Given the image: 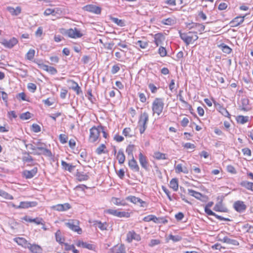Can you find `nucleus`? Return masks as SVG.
<instances>
[{
  "label": "nucleus",
  "instance_id": "a211bd4d",
  "mask_svg": "<svg viewBox=\"0 0 253 253\" xmlns=\"http://www.w3.org/2000/svg\"><path fill=\"white\" fill-rule=\"evenodd\" d=\"M139 161L141 167L147 170L148 168V162L146 157L144 156L142 153L139 154Z\"/></svg>",
  "mask_w": 253,
  "mask_h": 253
},
{
  "label": "nucleus",
  "instance_id": "2eb2a0df",
  "mask_svg": "<svg viewBox=\"0 0 253 253\" xmlns=\"http://www.w3.org/2000/svg\"><path fill=\"white\" fill-rule=\"evenodd\" d=\"M179 33L180 38L185 42L186 45H189L191 42V32L186 34L182 33L181 31H179Z\"/></svg>",
  "mask_w": 253,
  "mask_h": 253
},
{
  "label": "nucleus",
  "instance_id": "cd10ccee",
  "mask_svg": "<svg viewBox=\"0 0 253 253\" xmlns=\"http://www.w3.org/2000/svg\"><path fill=\"white\" fill-rule=\"evenodd\" d=\"M190 29H196L199 32L202 33L205 29V26L200 23H192L191 26L189 27Z\"/></svg>",
  "mask_w": 253,
  "mask_h": 253
},
{
  "label": "nucleus",
  "instance_id": "ea45409f",
  "mask_svg": "<svg viewBox=\"0 0 253 253\" xmlns=\"http://www.w3.org/2000/svg\"><path fill=\"white\" fill-rule=\"evenodd\" d=\"M236 120L238 123L244 124L248 121L249 117L247 116H238Z\"/></svg>",
  "mask_w": 253,
  "mask_h": 253
},
{
  "label": "nucleus",
  "instance_id": "f257e3e1",
  "mask_svg": "<svg viewBox=\"0 0 253 253\" xmlns=\"http://www.w3.org/2000/svg\"><path fill=\"white\" fill-rule=\"evenodd\" d=\"M164 107V102L163 99L161 98H156L152 103V111L154 115L156 114L159 116L163 112Z\"/></svg>",
  "mask_w": 253,
  "mask_h": 253
},
{
  "label": "nucleus",
  "instance_id": "13d9d810",
  "mask_svg": "<svg viewBox=\"0 0 253 253\" xmlns=\"http://www.w3.org/2000/svg\"><path fill=\"white\" fill-rule=\"evenodd\" d=\"M27 87L29 90H30L32 92H34L37 89L36 85L33 83H29L28 84Z\"/></svg>",
  "mask_w": 253,
  "mask_h": 253
},
{
  "label": "nucleus",
  "instance_id": "680f3d73",
  "mask_svg": "<svg viewBox=\"0 0 253 253\" xmlns=\"http://www.w3.org/2000/svg\"><path fill=\"white\" fill-rule=\"evenodd\" d=\"M130 131L131 129L129 127H126L123 130V133L126 136L131 137L132 135L129 134Z\"/></svg>",
  "mask_w": 253,
  "mask_h": 253
},
{
  "label": "nucleus",
  "instance_id": "58836bf2",
  "mask_svg": "<svg viewBox=\"0 0 253 253\" xmlns=\"http://www.w3.org/2000/svg\"><path fill=\"white\" fill-rule=\"evenodd\" d=\"M241 185L249 190L253 191V183L247 181H242Z\"/></svg>",
  "mask_w": 253,
  "mask_h": 253
},
{
  "label": "nucleus",
  "instance_id": "f704fd0d",
  "mask_svg": "<svg viewBox=\"0 0 253 253\" xmlns=\"http://www.w3.org/2000/svg\"><path fill=\"white\" fill-rule=\"evenodd\" d=\"M169 186L170 188L173 189L174 191H176L178 190V180L176 178L172 179L169 183Z\"/></svg>",
  "mask_w": 253,
  "mask_h": 253
},
{
  "label": "nucleus",
  "instance_id": "20e7f679",
  "mask_svg": "<svg viewBox=\"0 0 253 253\" xmlns=\"http://www.w3.org/2000/svg\"><path fill=\"white\" fill-rule=\"evenodd\" d=\"M65 225L72 230L77 232L79 234L82 232L81 228L79 226L78 221L70 220L69 222H66Z\"/></svg>",
  "mask_w": 253,
  "mask_h": 253
},
{
  "label": "nucleus",
  "instance_id": "de8ad7c7",
  "mask_svg": "<svg viewBox=\"0 0 253 253\" xmlns=\"http://www.w3.org/2000/svg\"><path fill=\"white\" fill-rule=\"evenodd\" d=\"M154 222L156 223H166L168 222V220H167L164 217H157L156 216H155V220Z\"/></svg>",
  "mask_w": 253,
  "mask_h": 253
},
{
  "label": "nucleus",
  "instance_id": "dca6fc26",
  "mask_svg": "<svg viewBox=\"0 0 253 253\" xmlns=\"http://www.w3.org/2000/svg\"><path fill=\"white\" fill-rule=\"evenodd\" d=\"M234 208L238 212H242L246 209V206L243 201H238L234 203Z\"/></svg>",
  "mask_w": 253,
  "mask_h": 253
},
{
  "label": "nucleus",
  "instance_id": "1a4fd4ad",
  "mask_svg": "<svg viewBox=\"0 0 253 253\" xmlns=\"http://www.w3.org/2000/svg\"><path fill=\"white\" fill-rule=\"evenodd\" d=\"M126 199L134 204L139 203L140 204V207L143 208H145L147 206V204L145 201H143L141 199L133 196H128L126 198Z\"/></svg>",
  "mask_w": 253,
  "mask_h": 253
},
{
  "label": "nucleus",
  "instance_id": "5701e85b",
  "mask_svg": "<svg viewBox=\"0 0 253 253\" xmlns=\"http://www.w3.org/2000/svg\"><path fill=\"white\" fill-rule=\"evenodd\" d=\"M245 16H237L230 22L232 24V27H236L239 26L240 24L242 23L244 21Z\"/></svg>",
  "mask_w": 253,
  "mask_h": 253
},
{
  "label": "nucleus",
  "instance_id": "9b49d317",
  "mask_svg": "<svg viewBox=\"0 0 253 253\" xmlns=\"http://www.w3.org/2000/svg\"><path fill=\"white\" fill-rule=\"evenodd\" d=\"M17 43L18 40L15 38H12L9 40L4 39L1 42L2 45H3L5 47L9 48H12Z\"/></svg>",
  "mask_w": 253,
  "mask_h": 253
},
{
  "label": "nucleus",
  "instance_id": "49530a36",
  "mask_svg": "<svg viewBox=\"0 0 253 253\" xmlns=\"http://www.w3.org/2000/svg\"><path fill=\"white\" fill-rule=\"evenodd\" d=\"M154 157L158 160H164L166 159V154L160 152H155Z\"/></svg>",
  "mask_w": 253,
  "mask_h": 253
},
{
  "label": "nucleus",
  "instance_id": "338daca9",
  "mask_svg": "<svg viewBox=\"0 0 253 253\" xmlns=\"http://www.w3.org/2000/svg\"><path fill=\"white\" fill-rule=\"evenodd\" d=\"M227 7V4L225 2H221L220 3L218 7V8L220 10H225Z\"/></svg>",
  "mask_w": 253,
  "mask_h": 253
},
{
  "label": "nucleus",
  "instance_id": "3c124183",
  "mask_svg": "<svg viewBox=\"0 0 253 253\" xmlns=\"http://www.w3.org/2000/svg\"><path fill=\"white\" fill-rule=\"evenodd\" d=\"M31 117V114L29 112L22 113L20 115V118L22 120H28Z\"/></svg>",
  "mask_w": 253,
  "mask_h": 253
},
{
  "label": "nucleus",
  "instance_id": "4468645a",
  "mask_svg": "<svg viewBox=\"0 0 253 253\" xmlns=\"http://www.w3.org/2000/svg\"><path fill=\"white\" fill-rule=\"evenodd\" d=\"M108 253H126V249L124 245H118L111 248Z\"/></svg>",
  "mask_w": 253,
  "mask_h": 253
},
{
  "label": "nucleus",
  "instance_id": "b1692460",
  "mask_svg": "<svg viewBox=\"0 0 253 253\" xmlns=\"http://www.w3.org/2000/svg\"><path fill=\"white\" fill-rule=\"evenodd\" d=\"M6 9L13 16H17L21 12V8L20 6H17L16 8L8 6Z\"/></svg>",
  "mask_w": 253,
  "mask_h": 253
},
{
  "label": "nucleus",
  "instance_id": "2f4dec72",
  "mask_svg": "<svg viewBox=\"0 0 253 253\" xmlns=\"http://www.w3.org/2000/svg\"><path fill=\"white\" fill-rule=\"evenodd\" d=\"M94 225L99 228L101 230H106L108 227V224L106 222L102 223L101 221H95Z\"/></svg>",
  "mask_w": 253,
  "mask_h": 253
},
{
  "label": "nucleus",
  "instance_id": "c9c22d12",
  "mask_svg": "<svg viewBox=\"0 0 253 253\" xmlns=\"http://www.w3.org/2000/svg\"><path fill=\"white\" fill-rule=\"evenodd\" d=\"M72 83V89L76 92L77 94H80L82 92L81 87L79 86L78 84L74 81H70Z\"/></svg>",
  "mask_w": 253,
  "mask_h": 253
},
{
  "label": "nucleus",
  "instance_id": "0e129e2a",
  "mask_svg": "<svg viewBox=\"0 0 253 253\" xmlns=\"http://www.w3.org/2000/svg\"><path fill=\"white\" fill-rule=\"evenodd\" d=\"M43 219L42 218L37 217L36 218L33 219V222L37 224H42L43 225Z\"/></svg>",
  "mask_w": 253,
  "mask_h": 253
},
{
  "label": "nucleus",
  "instance_id": "0eeeda50",
  "mask_svg": "<svg viewBox=\"0 0 253 253\" xmlns=\"http://www.w3.org/2000/svg\"><path fill=\"white\" fill-rule=\"evenodd\" d=\"M83 9L85 11L92 12L96 14H99L101 12V8L93 4H88L84 6Z\"/></svg>",
  "mask_w": 253,
  "mask_h": 253
},
{
  "label": "nucleus",
  "instance_id": "ddd939ff",
  "mask_svg": "<svg viewBox=\"0 0 253 253\" xmlns=\"http://www.w3.org/2000/svg\"><path fill=\"white\" fill-rule=\"evenodd\" d=\"M38 172V169L34 168L30 170H25L23 171V175L26 179H30L34 177Z\"/></svg>",
  "mask_w": 253,
  "mask_h": 253
},
{
  "label": "nucleus",
  "instance_id": "a19ab883",
  "mask_svg": "<svg viewBox=\"0 0 253 253\" xmlns=\"http://www.w3.org/2000/svg\"><path fill=\"white\" fill-rule=\"evenodd\" d=\"M35 50L33 49H30L26 55L27 59L32 60L35 56Z\"/></svg>",
  "mask_w": 253,
  "mask_h": 253
},
{
  "label": "nucleus",
  "instance_id": "aec40b11",
  "mask_svg": "<svg viewBox=\"0 0 253 253\" xmlns=\"http://www.w3.org/2000/svg\"><path fill=\"white\" fill-rule=\"evenodd\" d=\"M214 104L217 110H218L219 112L222 114V115L224 116L225 117H229L230 115L225 108L221 106L219 103L216 102H214Z\"/></svg>",
  "mask_w": 253,
  "mask_h": 253
},
{
  "label": "nucleus",
  "instance_id": "09e8293b",
  "mask_svg": "<svg viewBox=\"0 0 253 253\" xmlns=\"http://www.w3.org/2000/svg\"><path fill=\"white\" fill-rule=\"evenodd\" d=\"M134 146L133 145H129L126 149V153L128 156H131V158L133 156L132 152Z\"/></svg>",
  "mask_w": 253,
  "mask_h": 253
},
{
  "label": "nucleus",
  "instance_id": "8fccbe9b",
  "mask_svg": "<svg viewBox=\"0 0 253 253\" xmlns=\"http://www.w3.org/2000/svg\"><path fill=\"white\" fill-rule=\"evenodd\" d=\"M105 148V145L103 144H102L96 149V153L98 155H100L102 153H105L104 149Z\"/></svg>",
  "mask_w": 253,
  "mask_h": 253
},
{
  "label": "nucleus",
  "instance_id": "bf43d9fd",
  "mask_svg": "<svg viewBox=\"0 0 253 253\" xmlns=\"http://www.w3.org/2000/svg\"><path fill=\"white\" fill-rule=\"evenodd\" d=\"M155 216V215H149L147 216L144 217L143 218V220L145 222H149L151 221H153V222H154Z\"/></svg>",
  "mask_w": 253,
  "mask_h": 253
},
{
  "label": "nucleus",
  "instance_id": "72a5a7b5",
  "mask_svg": "<svg viewBox=\"0 0 253 253\" xmlns=\"http://www.w3.org/2000/svg\"><path fill=\"white\" fill-rule=\"evenodd\" d=\"M111 20L120 27H124L126 25L125 21L122 19H119L117 18L111 17Z\"/></svg>",
  "mask_w": 253,
  "mask_h": 253
},
{
  "label": "nucleus",
  "instance_id": "c03bdc74",
  "mask_svg": "<svg viewBox=\"0 0 253 253\" xmlns=\"http://www.w3.org/2000/svg\"><path fill=\"white\" fill-rule=\"evenodd\" d=\"M163 24L167 25H172L175 23V20L172 18H169L167 19H163L162 21Z\"/></svg>",
  "mask_w": 253,
  "mask_h": 253
},
{
  "label": "nucleus",
  "instance_id": "4be33fe9",
  "mask_svg": "<svg viewBox=\"0 0 253 253\" xmlns=\"http://www.w3.org/2000/svg\"><path fill=\"white\" fill-rule=\"evenodd\" d=\"M37 149L42 151V152L39 153L35 152L34 153L35 155H41V154H43L47 156H51V153L50 150L48 149L44 148V147L42 146V145H39L37 146Z\"/></svg>",
  "mask_w": 253,
  "mask_h": 253
},
{
  "label": "nucleus",
  "instance_id": "e2e57ef3",
  "mask_svg": "<svg viewBox=\"0 0 253 253\" xmlns=\"http://www.w3.org/2000/svg\"><path fill=\"white\" fill-rule=\"evenodd\" d=\"M32 130L35 132H38L41 131V127L38 125L34 124L32 125Z\"/></svg>",
  "mask_w": 253,
  "mask_h": 253
},
{
  "label": "nucleus",
  "instance_id": "393cba45",
  "mask_svg": "<svg viewBox=\"0 0 253 253\" xmlns=\"http://www.w3.org/2000/svg\"><path fill=\"white\" fill-rule=\"evenodd\" d=\"M27 248L29 249L33 253H42V252L41 247L40 246L35 244L32 245L29 243Z\"/></svg>",
  "mask_w": 253,
  "mask_h": 253
},
{
  "label": "nucleus",
  "instance_id": "052dcab7",
  "mask_svg": "<svg viewBox=\"0 0 253 253\" xmlns=\"http://www.w3.org/2000/svg\"><path fill=\"white\" fill-rule=\"evenodd\" d=\"M77 176H78V179L80 181L86 180L88 178V176L86 174L79 173Z\"/></svg>",
  "mask_w": 253,
  "mask_h": 253
},
{
  "label": "nucleus",
  "instance_id": "7ed1b4c3",
  "mask_svg": "<svg viewBox=\"0 0 253 253\" xmlns=\"http://www.w3.org/2000/svg\"><path fill=\"white\" fill-rule=\"evenodd\" d=\"M89 131V141L93 143L98 139L100 135L99 126L97 127L93 126L90 129Z\"/></svg>",
  "mask_w": 253,
  "mask_h": 253
},
{
  "label": "nucleus",
  "instance_id": "774afa93",
  "mask_svg": "<svg viewBox=\"0 0 253 253\" xmlns=\"http://www.w3.org/2000/svg\"><path fill=\"white\" fill-rule=\"evenodd\" d=\"M242 151L244 155H247L249 156H251V151L250 149L245 148H243Z\"/></svg>",
  "mask_w": 253,
  "mask_h": 253
},
{
  "label": "nucleus",
  "instance_id": "7c9ffc66",
  "mask_svg": "<svg viewBox=\"0 0 253 253\" xmlns=\"http://www.w3.org/2000/svg\"><path fill=\"white\" fill-rule=\"evenodd\" d=\"M117 159L120 164H122L125 162L126 157L122 150L121 149L119 151L117 156Z\"/></svg>",
  "mask_w": 253,
  "mask_h": 253
},
{
  "label": "nucleus",
  "instance_id": "39448f33",
  "mask_svg": "<svg viewBox=\"0 0 253 253\" xmlns=\"http://www.w3.org/2000/svg\"><path fill=\"white\" fill-rule=\"evenodd\" d=\"M105 212L119 217H129L130 216L129 212L126 211H120L117 210L108 209L105 211Z\"/></svg>",
  "mask_w": 253,
  "mask_h": 253
},
{
  "label": "nucleus",
  "instance_id": "c756f323",
  "mask_svg": "<svg viewBox=\"0 0 253 253\" xmlns=\"http://www.w3.org/2000/svg\"><path fill=\"white\" fill-rule=\"evenodd\" d=\"M175 172L176 173L183 172L184 173H188V170L186 167H182L181 164H178L175 167Z\"/></svg>",
  "mask_w": 253,
  "mask_h": 253
},
{
  "label": "nucleus",
  "instance_id": "a878e982",
  "mask_svg": "<svg viewBox=\"0 0 253 253\" xmlns=\"http://www.w3.org/2000/svg\"><path fill=\"white\" fill-rule=\"evenodd\" d=\"M165 40V37L161 33H158L154 36V42L156 45L158 46L162 44Z\"/></svg>",
  "mask_w": 253,
  "mask_h": 253
},
{
  "label": "nucleus",
  "instance_id": "f3484780",
  "mask_svg": "<svg viewBox=\"0 0 253 253\" xmlns=\"http://www.w3.org/2000/svg\"><path fill=\"white\" fill-rule=\"evenodd\" d=\"M76 245L78 247H82L83 248L87 249L90 250H93L95 249V246L93 244L84 242L82 241H78L76 243Z\"/></svg>",
  "mask_w": 253,
  "mask_h": 253
},
{
  "label": "nucleus",
  "instance_id": "5fc2aeb1",
  "mask_svg": "<svg viewBox=\"0 0 253 253\" xmlns=\"http://www.w3.org/2000/svg\"><path fill=\"white\" fill-rule=\"evenodd\" d=\"M59 139L61 143L65 144L67 142L68 137L65 134H61Z\"/></svg>",
  "mask_w": 253,
  "mask_h": 253
},
{
  "label": "nucleus",
  "instance_id": "412c9836",
  "mask_svg": "<svg viewBox=\"0 0 253 253\" xmlns=\"http://www.w3.org/2000/svg\"><path fill=\"white\" fill-rule=\"evenodd\" d=\"M128 166L132 170L136 172H138L139 171V167L133 156H132L131 159L129 161Z\"/></svg>",
  "mask_w": 253,
  "mask_h": 253
},
{
  "label": "nucleus",
  "instance_id": "9d476101",
  "mask_svg": "<svg viewBox=\"0 0 253 253\" xmlns=\"http://www.w3.org/2000/svg\"><path fill=\"white\" fill-rule=\"evenodd\" d=\"M71 208V207L69 203H65L63 204H58V205L53 206L52 207H51V209L53 210L58 211H66L70 209Z\"/></svg>",
  "mask_w": 253,
  "mask_h": 253
},
{
  "label": "nucleus",
  "instance_id": "c85d7f7f",
  "mask_svg": "<svg viewBox=\"0 0 253 253\" xmlns=\"http://www.w3.org/2000/svg\"><path fill=\"white\" fill-rule=\"evenodd\" d=\"M16 242L19 245H21L26 248H27L29 243L23 238L18 237L15 239Z\"/></svg>",
  "mask_w": 253,
  "mask_h": 253
},
{
  "label": "nucleus",
  "instance_id": "a18cd8bd",
  "mask_svg": "<svg viewBox=\"0 0 253 253\" xmlns=\"http://www.w3.org/2000/svg\"><path fill=\"white\" fill-rule=\"evenodd\" d=\"M61 165L66 170H68L69 171H71L74 168V166L67 163L66 162L63 161H62Z\"/></svg>",
  "mask_w": 253,
  "mask_h": 253
},
{
  "label": "nucleus",
  "instance_id": "f03ea898",
  "mask_svg": "<svg viewBox=\"0 0 253 253\" xmlns=\"http://www.w3.org/2000/svg\"><path fill=\"white\" fill-rule=\"evenodd\" d=\"M149 120L148 114L144 112L142 113L139 117L138 121V126L139 127V131L141 134H142L145 131L147 127V123Z\"/></svg>",
  "mask_w": 253,
  "mask_h": 253
},
{
  "label": "nucleus",
  "instance_id": "423d86ee",
  "mask_svg": "<svg viewBox=\"0 0 253 253\" xmlns=\"http://www.w3.org/2000/svg\"><path fill=\"white\" fill-rule=\"evenodd\" d=\"M66 34L72 38H79L83 36V34L77 28L70 29L66 31Z\"/></svg>",
  "mask_w": 253,
  "mask_h": 253
},
{
  "label": "nucleus",
  "instance_id": "6ab92c4d",
  "mask_svg": "<svg viewBox=\"0 0 253 253\" xmlns=\"http://www.w3.org/2000/svg\"><path fill=\"white\" fill-rule=\"evenodd\" d=\"M37 205L36 202H21L16 209H25L35 207Z\"/></svg>",
  "mask_w": 253,
  "mask_h": 253
},
{
  "label": "nucleus",
  "instance_id": "bb28decb",
  "mask_svg": "<svg viewBox=\"0 0 253 253\" xmlns=\"http://www.w3.org/2000/svg\"><path fill=\"white\" fill-rule=\"evenodd\" d=\"M219 240L228 244L233 245L234 246L239 245V243L237 240L230 239L226 236L224 237L222 239H220Z\"/></svg>",
  "mask_w": 253,
  "mask_h": 253
},
{
  "label": "nucleus",
  "instance_id": "4d7b16f0",
  "mask_svg": "<svg viewBox=\"0 0 253 253\" xmlns=\"http://www.w3.org/2000/svg\"><path fill=\"white\" fill-rule=\"evenodd\" d=\"M213 210L216 211H225L224 208L222 207L221 204H216L213 208Z\"/></svg>",
  "mask_w": 253,
  "mask_h": 253
},
{
  "label": "nucleus",
  "instance_id": "37998d69",
  "mask_svg": "<svg viewBox=\"0 0 253 253\" xmlns=\"http://www.w3.org/2000/svg\"><path fill=\"white\" fill-rule=\"evenodd\" d=\"M135 44L137 46H139L141 48L144 49L146 48L148 45V43L147 42L143 41H138Z\"/></svg>",
  "mask_w": 253,
  "mask_h": 253
},
{
  "label": "nucleus",
  "instance_id": "4c0bfd02",
  "mask_svg": "<svg viewBox=\"0 0 253 253\" xmlns=\"http://www.w3.org/2000/svg\"><path fill=\"white\" fill-rule=\"evenodd\" d=\"M112 202L116 205L125 206L126 205V203L124 200H121L120 199L117 198H112Z\"/></svg>",
  "mask_w": 253,
  "mask_h": 253
},
{
  "label": "nucleus",
  "instance_id": "e433bc0d",
  "mask_svg": "<svg viewBox=\"0 0 253 253\" xmlns=\"http://www.w3.org/2000/svg\"><path fill=\"white\" fill-rule=\"evenodd\" d=\"M188 194L190 195L195 197L197 199L200 200L203 197V195H202V194H201L200 193H199L198 192H196L194 190H193L192 189H188Z\"/></svg>",
  "mask_w": 253,
  "mask_h": 253
},
{
  "label": "nucleus",
  "instance_id": "79ce46f5",
  "mask_svg": "<svg viewBox=\"0 0 253 253\" xmlns=\"http://www.w3.org/2000/svg\"><path fill=\"white\" fill-rule=\"evenodd\" d=\"M0 196L6 199L12 200L13 198L12 196L1 189H0Z\"/></svg>",
  "mask_w": 253,
  "mask_h": 253
},
{
  "label": "nucleus",
  "instance_id": "603ef678",
  "mask_svg": "<svg viewBox=\"0 0 253 253\" xmlns=\"http://www.w3.org/2000/svg\"><path fill=\"white\" fill-rule=\"evenodd\" d=\"M56 13V12H55V9L51 8H47L44 11V14L46 16L49 15L50 14L54 16L55 15Z\"/></svg>",
  "mask_w": 253,
  "mask_h": 253
},
{
  "label": "nucleus",
  "instance_id": "6e6552de",
  "mask_svg": "<svg viewBox=\"0 0 253 253\" xmlns=\"http://www.w3.org/2000/svg\"><path fill=\"white\" fill-rule=\"evenodd\" d=\"M39 68L42 69L51 75H55L57 73V70L53 67L49 66L42 63L37 62Z\"/></svg>",
  "mask_w": 253,
  "mask_h": 253
},
{
  "label": "nucleus",
  "instance_id": "f8f14e48",
  "mask_svg": "<svg viewBox=\"0 0 253 253\" xmlns=\"http://www.w3.org/2000/svg\"><path fill=\"white\" fill-rule=\"evenodd\" d=\"M141 239L139 235L137 234L134 231H129L126 235V241L130 243L133 240L138 241Z\"/></svg>",
  "mask_w": 253,
  "mask_h": 253
},
{
  "label": "nucleus",
  "instance_id": "6e6d98bb",
  "mask_svg": "<svg viewBox=\"0 0 253 253\" xmlns=\"http://www.w3.org/2000/svg\"><path fill=\"white\" fill-rule=\"evenodd\" d=\"M159 53L162 57L166 56L167 53L166 48L163 46H160L159 49Z\"/></svg>",
  "mask_w": 253,
  "mask_h": 253
},
{
  "label": "nucleus",
  "instance_id": "473e14b6",
  "mask_svg": "<svg viewBox=\"0 0 253 253\" xmlns=\"http://www.w3.org/2000/svg\"><path fill=\"white\" fill-rule=\"evenodd\" d=\"M218 47L221 49V50L225 53L229 54L232 51V49L229 47L228 45L224 43H221L218 45Z\"/></svg>",
  "mask_w": 253,
  "mask_h": 253
},
{
  "label": "nucleus",
  "instance_id": "69168bd1",
  "mask_svg": "<svg viewBox=\"0 0 253 253\" xmlns=\"http://www.w3.org/2000/svg\"><path fill=\"white\" fill-rule=\"evenodd\" d=\"M0 94L1 95V98L2 100L5 102H7L8 95L7 94L3 91H0Z\"/></svg>",
  "mask_w": 253,
  "mask_h": 253
},
{
  "label": "nucleus",
  "instance_id": "864d4df0",
  "mask_svg": "<svg viewBox=\"0 0 253 253\" xmlns=\"http://www.w3.org/2000/svg\"><path fill=\"white\" fill-rule=\"evenodd\" d=\"M169 239L172 240L174 242H178L180 241L182 239L181 237L179 236H174L171 234L169 235Z\"/></svg>",
  "mask_w": 253,
  "mask_h": 253
}]
</instances>
